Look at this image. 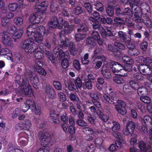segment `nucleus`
<instances>
[{
    "instance_id": "f3484780",
    "label": "nucleus",
    "mask_w": 152,
    "mask_h": 152,
    "mask_svg": "<svg viewBox=\"0 0 152 152\" xmlns=\"http://www.w3.org/2000/svg\"><path fill=\"white\" fill-rule=\"evenodd\" d=\"M59 114L55 113L54 110H51L50 113V118L55 123H58L59 122Z\"/></svg>"
},
{
    "instance_id": "6e6552de",
    "label": "nucleus",
    "mask_w": 152,
    "mask_h": 152,
    "mask_svg": "<svg viewBox=\"0 0 152 152\" xmlns=\"http://www.w3.org/2000/svg\"><path fill=\"white\" fill-rule=\"evenodd\" d=\"M141 9L140 10H136L135 11L134 20L136 22H141L142 20H141L140 17L139 16L138 14L141 11L144 12H148L149 11V7L145 3H142L140 6Z\"/></svg>"
},
{
    "instance_id": "8fccbe9b",
    "label": "nucleus",
    "mask_w": 152,
    "mask_h": 152,
    "mask_svg": "<svg viewBox=\"0 0 152 152\" xmlns=\"http://www.w3.org/2000/svg\"><path fill=\"white\" fill-rule=\"evenodd\" d=\"M129 85L134 90L138 88L139 86V84L138 83L134 81H130L129 83Z\"/></svg>"
},
{
    "instance_id": "338daca9",
    "label": "nucleus",
    "mask_w": 152,
    "mask_h": 152,
    "mask_svg": "<svg viewBox=\"0 0 152 152\" xmlns=\"http://www.w3.org/2000/svg\"><path fill=\"white\" fill-rule=\"evenodd\" d=\"M33 110H34V112L36 115H40L41 113L40 107L35 106L34 107V109H33Z\"/></svg>"
},
{
    "instance_id": "4468645a",
    "label": "nucleus",
    "mask_w": 152,
    "mask_h": 152,
    "mask_svg": "<svg viewBox=\"0 0 152 152\" xmlns=\"http://www.w3.org/2000/svg\"><path fill=\"white\" fill-rule=\"evenodd\" d=\"M110 65L113 72L114 73L120 72V69H123V66L118 62L113 61L111 62Z\"/></svg>"
},
{
    "instance_id": "de8ad7c7",
    "label": "nucleus",
    "mask_w": 152,
    "mask_h": 152,
    "mask_svg": "<svg viewBox=\"0 0 152 152\" xmlns=\"http://www.w3.org/2000/svg\"><path fill=\"white\" fill-rule=\"evenodd\" d=\"M95 8L97 10L100 12H102L103 10V4L99 2H97L95 4Z\"/></svg>"
},
{
    "instance_id": "052dcab7",
    "label": "nucleus",
    "mask_w": 152,
    "mask_h": 152,
    "mask_svg": "<svg viewBox=\"0 0 152 152\" xmlns=\"http://www.w3.org/2000/svg\"><path fill=\"white\" fill-rule=\"evenodd\" d=\"M9 20L6 17H3L1 19V24L4 26H8Z\"/></svg>"
},
{
    "instance_id": "a19ab883",
    "label": "nucleus",
    "mask_w": 152,
    "mask_h": 152,
    "mask_svg": "<svg viewBox=\"0 0 152 152\" xmlns=\"http://www.w3.org/2000/svg\"><path fill=\"white\" fill-rule=\"evenodd\" d=\"M128 53L132 56H137L139 53L138 50L135 48L132 49H129L128 50Z\"/></svg>"
},
{
    "instance_id": "09e8293b",
    "label": "nucleus",
    "mask_w": 152,
    "mask_h": 152,
    "mask_svg": "<svg viewBox=\"0 0 152 152\" xmlns=\"http://www.w3.org/2000/svg\"><path fill=\"white\" fill-rule=\"evenodd\" d=\"M86 37V35L84 34H77L75 36V40L77 41H79L85 38Z\"/></svg>"
},
{
    "instance_id": "4d7b16f0",
    "label": "nucleus",
    "mask_w": 152,
    "mask_h": 152,
    "mask_svg": "<svg viewBox=\"0 0 152 152\" xmlns=\"http://www.w3.org/2000/svg\"><path fill=\"white\" fill-rule=\"evenodd\" d=\"M53 84L56 89L59 90H61V85L59 82L57 81H55L53 82Z\"/></svg>"
},
{
    "instance_id": "7ed1b4c3",
    "label": "nucleus",
    "mask_w": 152,
    "mask_h": 152,
    "mask_svg": "<svg viewBox=\"0 0 152 152\" xmlns=\"http://www.w3.org/2000/svg\"><path fill=\"white\" fill-rule=\"evenodd\" d=\"M21 80L22 83L21 84L18 83L20 86L17 91V94L23 96L25 95L29 96H33L34 92L27 79H22Z\"/></svg>"
},
{
    "instance_id": "3c124183",
    "label": "nucleus",
    "mask_w": 152,
    "mask_h": 152,
    "mask_svg": "<svg viewBox=\"0 0 152 152\" xmlns=\"http://www.w3.org/2000/svg\"><path fill=\"white\" fill-rule=\"evenodd\" d=\"M34 56L36 59L40 60L43 58V55L41 52L38 51L34 53Z\"/></svg>"
},
{
    "instance_id": "69168bd1",
    "label": "nucleus",
    "mask_w": 152,
    "mask_h": 152,
    "mask_svg": "<svg viewBox=\"0 0 152 152\" xmlns=\"http://www.w3.org/2000/svg\"><path fill=\"white\" fill-rule=\"evenodd\" d=\"M83 131L88 135L92 134L94 133L92 130L88 127L84 128L83 129Z\"/></svg>"
},
{
    "instance_id": "603ef678",
    "label": "nucleus",
    "mask_w": 152,
    "mask_h": 152,
    "mask_svg": "<svg viewBox=\"0 0 152 152\" xmlns=\"http://www.w3.org/2000/svg\"><path fill=\"white\" fill-rule=\"evenodd\" d=\"M106 12L109 16H112L114 14V8L111 6H109L107 8Z\"/></svg>"
},
{
    "instance_id": "c85d7f7f",
    "label": "nucleus",
    "mask_w": 152,
    "mask_h": 152,
    "mask_svg": "<svg viewBox=\"0 0 152 152\" xmlns=\"http://www.w3.org/2000/svg\"><path fill=\"white\" fill-rule=\"evenodd\" d=\"M119 36L123 39L125 42H129L131 40L130 37H127L125 33L122 31H119L118 33Z\"/></svg>"
},
{
    "instance_id": "4be33fe9",
    "label": "nucleus",
    "mask_w": 152,
    "mask_h": 152,
    "mask_svg": "<svg viewBox=\"0 0 152 152\" xmlns=\"http://www.w3.org/2000/svg\"><path fill=\"white\" fill-rule=\"evenodd\" d=\"M59 56L61 59H66L69 58V55L68 52L67 51L64 52L61 49L59 53Z\"/></svg>"
},
{
    "instance_id": "7c9ffc66",
    "label": "nucleus",
    "mask_w": 152,
    "mask_h": 152,
    "mask_svg": "<svg viewBox=\"0 0 152 152\" xmlns=\"http://www.w3.org/2000/svg\"><path fill=\"white\" fill-rule=\"evenodd\" d=\"M45 53L48 58L52 63H54L55 62V59L58 57V56H54V57H53L51 53L50 52L47 50H46Z\"/></svg>"
},
{
    "instance_id": "a18cd8bd",
    "label": "nucleus",
    "mask_w": 152,
    "mask_h": 152,
    "mask_svg": "<svg viewBox=\"0 0 152 152\" xmlns=\"http://www.w3.org/2000/svg\"><path fill=\"white\" fill-rule=\"evenodd\" d=\"M58 96L59 100L61 102H63L66 100V95L62 92H59L58 93Z\"/></svg>"
},
{
    "instance_id": "c9c22d12",
    "label": "nucleus",
    "mask_w": 152,
    "mask_h": 152,
    "mask_svg": "<svg viewBox=\"0 0 152 152\" xmlns=\"http://www.w3.org/2000/svg\"><path fill=\"white\" fill-rule=\"evenodd\" d=\"M122 61L129 64L133 63V60L130 57L128 56H124L122 58Z\"/></svg>"
},
{
    "instance_id": "cd10ccee",
    "label": "nucleus",
    "mask_w": 152,
    "mask_h": 152,
    "mask_svg": "<svg viewBox=\"0 0 152 152\" xmlns=\"http://www.w3.org/2000/svg\"><path fill=\"white\" fill-rule=\"evenodd\" d=\"M141 61L144 63L145 64V65L149 66L152 67V60L148 57L143 58L141 57Z\"/></svg>"
},
{
    "instance_id": "ea45409f",
    "label": "nucleus",
    "mask_w": 152,
    "mask_h": 152,
    "mask_svg": "<svg viewBox=\"0 0 152 152\" xmlns=\"http://www.w3.org/2000/svg\"><path fill=\"white\" fill-rule=\"evenodd\" d=\"M88 56V54L86 53L83 57L81 58V62L83 64H88L89 62Z\"/></svg>"
},
{
    "instance_id": "20e7f679",
    "label": "nucleus",
    "mask_w": 152,
    "mask_h": 152,
    "mask_svg": "<svg viewBox=\"0 0 152 152\" xmlns=\"http://www.w3.org/2000/svg\"><path fill=\"white\" fill-rule=\"evenodd\" d=\"M48 3L47 1H44L40 3L39 2H37L35 5L34 9H36L39 12L35 14L31 15L29 17V21L33 23H39L41 21V18L39 12L42 7L47 8L48 6Z\"/></svg>"
},
{
    "instance_id": "72a5a7b5",
    "label": "nucleus",
    "mask_w": 152,
    "mask_h": 152,
    "mask_svg": "<svg viewBox=\"0 0 152 152\" xmlns=\"http://www.w3.org/2000/svg\"><path fill=\"white\" fill-rule=\"evenodd\" d=\"M73 42H71L69 45V49L71 53L73 55H75L77 53V50L75 46L73 45Z\"/></svg>"
},
{
    "instance_id": "9b49d317",
    "label": "nucleus",
    "mask_w": 152,
    "mask_h": 152,
    "mask_svg": "<svg viewBox=\"0 0 152 152\" xmlns=\"http://www.w3.org/2000/svg\"><path fill=\"white\" fill-rule=\"evenodd\" d=\"M138 68L140 73L145 75H148L152 71L151 66H149L143 64L140 65Z\"/></svg>"
},
{
    "instance_id": "2eb2a0df",
    "label": "nucleus",
    "mask_w": 152,
    "mask_h": 152,
    "mask_svg": "<svg viewBox=\"0 0 152 152\" xmlns=\"http://www.w3.org/2000/svg\"><path fill=\"white\" fill-rule=\"evenodd\" d=\"M107 30L106 31L102 27H99V31L102 37L103 38L105 37L106 36L111 37L113 35L111 28H107Z\"/></svg>"
},
{
    "instance_id": "774afa93",
    "label": "nucleus",
    "mask_w": 152,
    "mask_h": 152,
    "mask_svg": "<svg viewBox=\"0 0 152 152\" xmlns=\"http://www.w3.org/2000/svg\"><path fill=\"white\" fill-rule=\"evenodd\" d=\"M75 83L76 86H77V88H81L82 86V82L79 77H77L75 81Z\"/></svg>"
},
{
    "instance_id": "393cba45",
    "label": "nucleus",
    "mask_w": 152,
    "mask_h": 152,
    "mask_svg": "<svg viewBox=\"0 0 152 152\" xmlns=\"http://www.w3.org/2000/svg\"><path fill=\"white\" fill-rule=\"evenodd\" d=\"M0 54L1 55H5L9 54V55L8 56H9L10 59H12V53L11 51L7 48H4L2 49L0 51Z\"/></svg>"
},
{
    "instance_id": "f257e3e1",
    "label": "nucleus",
    "mask_w": 152,
    "mask_h": 152,
    "mask_svg": "<svg viewBox=\"0 0 152 152\" xmlns=\"http://www.w3.org/2000/svg\"><path fill=\"white\" fill-rule=\"evenodd\" d=\"M63 19L62 18L60 17L58 21V19L56 17H54L48 23L49 27L52 28H55L58 24L57 27L59 29H61L64 26V31H62L60 33V36L59 40V45L62 48L68 47L69 42V40L66 38L64 34H68L70 33L74 28V26L69 24L68 22L66 21H64L63 22Z\"/></svg>"
},
{
    "instance_id": "0e129e2a",
    "label": "nucleus",
    "mask_w": 152,
    "mask_h": 152,
    "mask_svg": "<svg viewBox=\"0 0 152 152\" xmlns=\"http://www.w3.org/2000/svg\"><path fill=\"white\" fill-rule=\"evenodd\" d=\"M79 27H80V28H78V31H86L88 29L87 27L86 24L79 25Z\"/></svg>"
},
{
    "instance_id": "473e14b6",
    "label": "nucleus",
    "mask_w": 152,
    "mask_h": 152,
    "mask_svg": "<svg viewBox=\"0 0 152 152\" xmlns=\"http://www.w3.org/2000/svg\"><path fill=\"white\" fill-rule=\"evenodd\" d=\"M97 113L99 118L103 121L106 122L108 119L109 116L106 115H104L100 111H98Z\"/></svg>"
},
{
    "instance_id": "f704fd0d",
    "label": "nucleus",
    "mask_w": 152,
    "mask_h": 152,
    "mask_svg": "<svg viewBox=\"0 0 152 152\" xmlns=\"http://www.w3.org/2000/svg\"><path fill=\"white\" fill-rule=\"evenodd\" d=\"M14 23L19 27L21 26L23 24V19L20 17H16L14 20Z\"/></svg>"
},
{
    "instance_id": "2f4dec72",
    "label": "nucleus",
    "mask_w": 152,
    "mask_h": 152,
    "mask_svg": "<svg viewBox=\"0 0 152 152\" xmlns=\"http://www.w3.org/2000/svg\"><path fill=\"white\" fill-rule=\"evenodd\" d=\"M148 93L147 90L144 87H141L138 88L137 89V93L139 95L142 96L143 95L146 94Z\"/></svg>"
},
{
    "instance_id": "39448f33",
    "label": "nucleus",
    "mask_w": 152,
    "mask_h": 152,
    "mask_svg": "<svg viewBox=\"0 0 152 152\" xmlns=\"http://www.w3.org/2000/svg\"><path fill=\"white\" fill-rule=\"evenodd\" d=\"M20 46L26 52L28 53H31L35 50V43L34 40L31 38L28 39L22 42Z\"/></svg>"
},
{
    "instance_id": "1a4fd4ad",
    "label": "nucleus",
    "mask_w": 152,
    "mask_h": 152,
    "mask_svg": "<svg viewBox=\"0 0 152 152\" xmlns=\"http://www.w3.org/2000/svg\"><path fill=\"white\" fill-rule=\"evenodd\" d=\"M31 126V121L28 119H26L23 122H21L16 125L15 128L17 129H20L28 130Z\"/></svg>"
},
{
    "instance_id": "f03ea898",
    "label": "nucleus",
    "mask_w": 152,
    "mask_h": 152,
    "mask_svg": "<svg viewBox=\"0 0 152 152\" xmlns=\"http://www.w3.org/2000/svg\"><path fill=\"white\" fill-rule=\"evenodd\" d=\"M45 32V28L42 26L36 28L34 25H30L27 29L28 36H33L35 42L38 43H41L43 41Z\"/></svg>"
},
{
    "instance_id": "49530a36",
    "label": "nucleus",
    "mask_w": 152,
    "mask_h": 152,
    "mask_svg": "<svg viewBox=\"0 0 152 152\" xmlns=\"http://www.w3.org/2000/svg\"><path fill=\"white\" fill-rule=\"evenodd\" d=\"M97 138L95 140V143L97 147H99L100 149L103 147V140L101 138Z\"/></svg>"
},
{
    "instance_id": "e433bc0d",
    "label": "nucleus",
    "mask_w": 152,
    "mask_h": 152,
    "mask_svg": "<svg viewBox=\"0 0 152 152\" xmlns=\"http://www.w3.org/2000/svg\"><path fill=\"white\" fill-rule=\"evenodd\" d=\"M93 15L95 19L92 17L89 18V20L93 22H96L97 20H99L100 18L99 14L97 12H94L93 14Z\"/></svg>"
},
{
    "instance_id": "0eeeda50",
    "label": "nucleus",
    "mask_w": 152,
    "mask_h": 152,
    "mask_svg": "<svg viewBox=\"0 0 152 152\" xmlns=\"http://www.w3.org/2000/svg\"><path fill=\"white\" fill-rule=\"evenodd\" d=\"M50 134L48 132L43 131L39 132L38 135V138L41 145L44 146L43 147H48L45 146L48 145L50 144Z\"/></svg>"
},
{
    "instance_id": "dca6fc26",
    "label": "nucleus",
    "mask_w": 152,
    "mask_h": 152,
    "mask_svg": "<svg viewBox=\"0 0 152 152\" xmlns=\"http://www.w3.org/2000/svg\"><path fill=\"white\" fill-rule=\"evenodd\" d=\"M102 74L104 77L109 79L111 77V74L109 70V68L108 66H104L102 70Z\"/></svg>"
},
{
    "instance_id": "6e6d98bb",
    "label": "nucleus",
    "mask_w": 152,
    "mask_h": 152,
    "mask_svg": "<svg viewBox=\"0 0 152 152\" xmlns=\"http://www.w3.org/2000/svg\"><path fill=\"white\" fill-rule=\"evenodd\" d=\"M69 63L68 59H64L62 60L61 63V66L64 69H66L69 66Z\"/></svg>"
},
{
    "instance_id": "9d476101",
    "label": "nucleus",
    "mask_w": 152,
    "mask_h": 152,
    "mask_svg": "<svg viewBox=\"0 0 152 152\" xmlns=\"http://www.w3.org/2000/svg\"><path fill=\"white\" fill-rule=\"evenodd\" d=\"M135 128V124L132 121L128 123L126 125V128L123 130L124 134L126 136L132 135L133 133Z\"/></svg>"
},
{
    "instance_id": "5fc2aeb1",
    "label": "nucleus",
    "mask_w": 152,
    "mask_h": 152,
    "mask_svg": "<svg viewBox=\"0 0 152 152\" xmlns=\"http://www.w3.org/2000/svg\"><path fill=\"white\" fill-rule=\"evenodd\" d=\"M83 81L86 88L88 89H91L92 88V82L88 81L87 78L84 79Z\"/></svg>"
},
{
    "instance_id": "c03bdc74",
    "label": "nucleus",
    "mask_w": 152,
    "mask_h": 152,
    "mask_svg": "<svg viewBox=\"0 0 152 152\" xmlns=\"http://www.w3.org/2000/svg\"><path fill=\"white\" fill-rule=\"evenodd\" d=\"M139 148L141 152H145L146 150L145 147V143L142 141H140L139 142Z\"/></svg>"
},
{
    "instance_id": "412c9836",
    "label": "nucleus",
    "mask_w": 152,
    "mask_h": 152,
    "mask_svg": "<svg viewBox=\"0 0 152 152\" xmlns=\"http://www.w3.org/2000/svg\"><path fill=\"white\" fill-rule=\"evenodd\" d=\"M28 141V140L27 138L23 136L20 137L18 140V143L21 146H26L27 144Z\"/></svg>"
},
{
    "instance_id": "4c0bfd02",
    "label": "nucleus",
    "mask_w": 152,
    "mask_h": 152,
    "mask_svg": "<svg viewBox=\"0 0 152 152\" xmlns=\"http://www.w3.org/2000/svg\"><path fill=\"white\" fill-rule=\"evenodd\" d=\"M113 81L118 84H122L124 83L125 81L124 78L121 77H113Z\"/></svg>"
},
{
    "instance_id": "79ce46f5",
    "label": "nucleus",
    "mask_w": 152,
    "mask_h": 152,
    "mask_svg": "<svg viewBox=\"0 0 152 152\" xmlns=\"http://www.w3.org/2000/svg\"><path fill=\"white\" fill-rule=\"evenodd\" d=\"M137 135L136 134H133L132 135V137L130 141V144L131 145H134L137 144Z\"/></svg>"
},
{
    "instance_id": "58836bf2",
    "label": "nucleus",
    "mask_w": 152,
    "mask_h": 152,
    "mask_svg": "<svg viewBox=\"0 0 152 152\" xmlns=\"http://www.w3.org/2000/svg\"><path fill=\"white\" fill-rule=\"evenodd\" d=\"M113 126L112 127V129L113 131L114 132H117L120 129V126L119 123L115 121H113Z\"/></svg>"
},
{
    "instance_id": "864d4df0",
    "label": "nucleus",
    "mask_w": 152,
    "mask_h": 152,
    "mask_svg": "<svg viewBox=\"0 0 152 152\" xmlns=\"http://www.w3.org/2000/svg\"><path fill=\"white\" fill-rule=\"evenodd\" d=\"M9 152H24L22 150L15 148L13 146H9L8 149Z\"/></svg>"
},
{
    "instance_id": "ddd939ff",
    "label": "nucleus",
    "mask_w": 152,
    "mask_h": 152,
    "mask_svg": "<svg viewBox=\"0 0 152 152\" xmlns=\"http://www.w3.org/2000/svg\"><path fill=\"white\" fill-rule=\"evenodd\" d=\"M1 41L4 44L7 45H11L12 42L11 38L6 33H3L2 34Z\"/></svg>"
},
{
    "instance_id": "bb28decb",
    "label": "nucleus",
    "mask_w": 152,
    "mask_h": 152,
    "mask_svg": "<svg viewBox=\"0 0 152 152\" xmlns=\"http://www.w3.org/2000/svg\"><path fill=\"white\" fill-rule=\"evenodd\" d=\"M50 6V10L52 12L55 13L58 11V6L55 0H53L51 2Z\"/></svg>"
},
{
    "instance_id": "c756f323",
    "label": "nucleus",
    "mask_w": 152,
    "mask_h": 152,
    "mask_svg": "<svg viewBox=\"0 0 152 152\" xmlns=\"http://www.w3.org/2000/svg\"><path fill=\"white\" fill-rule=\"evenodd\" d=\"M115 107L118 112L123 115H125L126 113V110L125 107H119L118 105H115Z\"/></svg>"
},
{
    "instance_id": "f8f14e48",
    "label": "nucleus",
    "mask_w": 152,
    "mask_h": 152,
    "mask_svg": "<svg viewBox=\"0 0 152 152\" xmlns=\"http://www.w3.org/2000/svg\"><path fill=\"white\" fill-rule=\"evenodd\" d=\"M46 95L50 98L52 99L55 98L56 92L51 86L48 85L46 86L45 89Z\"/></svg>"
},
{
    "instance_id": "a878e982",
    "label": "nucleus",
    "mask_w": 152,
    "mask_h": 152,
    "mask_svg": "<svg viewBox=\"0 0 152 152\" xmlns=\"http://www.w3.org/2000/svg\"><path fill=\"white\" fill-rule=\"evenodd\" d=\"M151 114L150 115H145L144 117V122L146 125H149L152 124V113H151Z\"/></svg>"
},
{
    "instance_id": "bf43d9fd",
    "label": "nucleus",
    "mask_w": 152,
    "mask_h": 152,
    "mask_svg": "<svg viewBox=\"0 0 152 152\" xmlns=\"http://www.w3.org/2000/svg\"><path fill=\"white\" fill-rule=\"evenodd\" d=\"M16 30V27L13 26H11L9 27L7 31L9 34H14Z\"/></svg>"
},
{
    "instance_id": "b1692460",
    "label": "nucleus",
    "mask_w": 152,
    "mask_h": 152,
    "mask_svg": "<svg viewBox=\"0 0 152 152\" xmlns=\"http://www.w3.org/2000/svg\"><path fill=\"white\" fill-rule=\"evenodd\" d=\"M23 33L22 28H20L16 30L13 35V37L15 39H19L21 37Z\"/></svg>"
},
{
    "instance_id": "423d86ee",
    "label": "nucleus",
    "mask_w": 152,
    "mask_h": 152,
    "mask_svg": "<svg viewBox=\"0 0 152 152\" xmlns=\"http://www.w3.org/2000/svg\"><path fill=\"white\" fill-rule=\"evenodd\" d=\"M92 37L88 38L87 40V43L88 47L92 48L96 45V41H97L99 45H102L103 41L100 39V36L97 31H94L91 34Z\"/></svg>"
},
{
    "instance_id": "680f3d73",
    "label": "nucleus",
    "mask_w": 152,
    "mask_h": 152,
    "mask_svg": "<svg viewBox=\"0 0 152 152\" xmlns=\"http://www.w3.org/2000/svg\"><path fill=\"white\" fill-rule=\"evenodd\" d=\"M21 108L22 111L24 112H25L27 111L29 109V107L26 103V102L24 103L21 105Z\"/></svg>"
},
{
    "instance_id": "13d9d810",
    "label": "nucleus",
    "mask_w": 152,
    "mask_h": 152,
    "mask_svg": "<svg viewBox=\"0 0 152 152\" xmlns=\"http://www.w3.org/2000/svg\"><path fill=\"white\" fill-rule=\"evenodd\" d=\"M140 99L144 103L147 104L150 102V99L149 97L145 96H141Z\"/></svg>"
},
{
    "instance_id": "aec40b11",
    "label": "nucleus",
    "mask_w": 152,
    "mask_h": 152,
    "mask_svg": "<svg viewBox=\"0 0 152 152\" xmlns=\"http://www.w3.org/2000/svg\"><path fill=\"white\" fill-rule=\"evenodd\" d=\"M102 50L99 48H97L95 49L94 51V56L95 58L98 59H102L101 60L102 61L105 60V58L104 56H100L99 55L101 53Z\"/></svg>"
},
{
    "instance_id": "e2e57ef3",
    "label": "nucleus",
    "mask_w": 152,
    "mask_h": 152,
    "mask_svg": "<svg viewBox=\"0 0 152 152\" xmlns=\"http://www.w3.org/2000/svg\"><path fill=\"white\" fill-rule=\"evenodd\" d=\"M146 26L148 27H151L152 26V23L151 20L148 18H145V20H144L143 21Z\"/></svg>"
},
{
    "instance_id": "6ab92c4d",
    "label": "nucleus",
    "mask_w": 152,
    "mask_h": 152,
    "mask_svg": "<svg viewBox=\"0 0 152 152\" xmlns=\"http://www.w3.org/2000/svg\"><path fill=\"white\" fill-rule=\"evenodd\" d=\"M139 1V0H128V1L132 9H134V11L136 10L137 9L140 10V8L137 5Z\"/></svg>"
},
{
    "instance_id": "37998d69",
    "label": "nucleus",
    "mask_w": 152,
    "mask_h": 152,
    "mask_svg": "<svg viewBox=\"0 0 152 152\" xmlns=\"http://www.w3.org/2000/svg\"><path fill=\"white\" fill-rule=\"evenodd\" d=\"M9 10L11 11H14L17 8H19L16 3H12L9 4L8 5Z\"/></svg>"
},
{
    "instance_id": "a211bd4d",
    "label": "nucleus",
    "mask_w": 152,
    "mask_h": 152,
    "mask_svg": "<svg viewBox=\"0 0 152 152\" xmlns=\"http://www.w3.org/2000/svg\"><path fill=\"white\" fill-rule=\"evenodd\" d=\"M62 127L64 131L66 132H69L70 133L73 134L75 132L74 126L71 125L68 128V125L64 124L62 125Z\"/></svg>"
},
{
    "instance_id": "5701e85b",
    "label": "nucleus",
    "mask_w": 152,
    "mask_h": 152,
    "mask_svg": "<svg viewBox=\"0 0 152 152\" xmlns=\"http://www.w3.org/2000/svg\"><path fill=\"white\" fill-rule=\"evenodd\" d=\"M31 83L35 88H37V86L39 83V81L38 77L36 75H33L30 78Z\"/></svg>"
}]
</instances>
